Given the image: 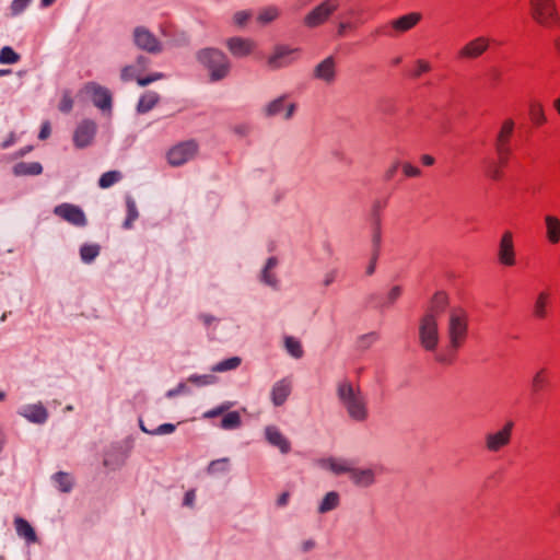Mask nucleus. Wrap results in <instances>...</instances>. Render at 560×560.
<instances>
[{
  "label": "nucleus",
  "instance_id": "1",
  "mask_svg": "<svg viewBox=\"0 0 560 560\" xmlns=\"http://www.w3.org/2000/svg\"><path fill=\"white\" fill-rule=\"evenodd\" d=\"M468 313L463 307H452L446 323V345L436 352L435 360L442 364H452L457 352L468 338Z\"/></svg>",
  "mask_w": 560,
  "mask_h": 560
},
{
  "label": "nucleus",
  "instance_id": "2",
  "mask_svg": "<svg viewBox=\"0 0 560 560\" xmlns=\"http://www.w3.org/2000/svg\"><path fill=\"white\" fill-rule=\"evenodd\" d=\"M447 307V295L438 292L433 295L427 311L419 320L420 345L427 351H435L440 341L439 319Z\"/></svg>",
  "mask_w": 560,
  "mask_h": 560
},
{
  "label": "nucleus",
  "instance_id": "3",
  "mask_svg": "<svg viewBox=\"0 0 560 560\" xmlns=\"http://www.w3.org/2000/svg\"><path fill=\"white\" fill-rule=\"evenodd\" d=\"M336 394L340 406L351 421L364 423L369 420V400L359 386L343 380L337 384Z\"/></svg>",
  "mask_w": 560,
  "mask_h": 560
},
{
  "label": "nucleus",
  "instance_id": "4",
  "mask_svg": "<svg viewBox=\"0 0 560 560\" xmlns=\"http://www.w3.org/2000/svg\"><path fill=\"white\" fill-rule=\"evenodd\" d=\"M514 131V121L506 119L503 121L501 129L497 136L494 148L498 156V162L487 159L483 163V170L488 177L493 180H499L502 177V168L509 163L512 154L510 144Z\"/></svg>",
  "mask_w": 560,
  "mask_h": 560
},
{
  "label": "nucleus",
  "instance_id": "5",
  "mask_svg": "<svg viewBox=\"0 0 560 560\" xmlns=\"http://www.w3.org/2000/svg\"><path fill=\"white\" fill-rule=\"evenodd\" d=\"M198 61L209 71L211 81H220L230 72V60L215 48H205L197 54Z\"/></svg>",
  "mask_w": 560,
  "mask_h": 560
},
{
  "label": "nucleus",
  "instance_id": "6",
  "mask_svg": "<svg viewBox=\"0 0 560 560\" xmlns=\"http://www.w3.org/2000/svg\"><path fill=\"white\" fill-rule=\"evenodd\" d=\"M514 422L506 421L500 429L485 434V448L489 453H500L512 442Z\"/></svg>",
  "mask_w": 560,
  "mask_h": 560
},
{
  "label": "nucleus",
  "instance_id": "7",
  "mask_svg": "<svg viewBox=\"0 0 560 560\" xmlns=\"http://www.w3.org/2000/svg\"><path fill=\"white\" fill-rule=\"evenodd\" d=\"M339 7L340 0H324L305 15L304 24L310 28L318 27L328 22Z\"/></svg>",
  "mask_w": 560,
  "mask_h": 560
},
{
  "label": "nucleus",
  "instance_id": "8",
  "mask_svg": "<svg viewBox=\"0 0 560 560\" xmlns=\"http://www.w3.org/2000/svg\"><path fill=\"white\" fill-rule=\"evenodd\" d=\"M421 13L410 12L395 20H392L387 25L380 27L377 33L388 37H396L412 30L421 21Z\"/></svg>",
  "mask_w": 560,
  "mask_h": 560
},
{
  "label": "nucleus",
  "instance_id": "9",
  "mask_svg": "<svg viewBox=\"0 0 560 560\" xmlns=\"http://www.w3.org/2000/svg\"><path fill=\"white\" fill-rule=\"evenodd\" d=\"M82 92L91 96L95 107L102 112H112L113 97L108 89L102 86L96 82H88L82 88Z\"/></svg>",
  "mask_w": 560,
  "mask_h": 560
},
{
  "label": "nucleus",
  "instance_id": "10",
  "mask_svg": "<svg viewBox=\"0 0 560 560\" xmlns=\"http://www.w3.org/2000/svg\"><path fill=\"white\" fill-rule=\"evenodd\" d=\"M197 152V142L195 140H187L171 148L167 153V160L171 165L179 166L190 161Z\"/></svg>",
  "mask_w": 560,
  "mask_h": 560
},
{
  "label": "nucleus",
  "instance_id": "11",
  "mask_svg": "<svg viewBox=\"0 0 560 560\" xmlns=\"http://www.w3.org/2000/svg\"><path fill=\"white\" fill-rule=\"evenodd\" d=\"M498 260L505 267H512L516 264V253L511 231H504L498 246Z\"/></svg>",
  "mask_w": 560,
  "mask_h": 560
},
{
  "label": "nucleus",
  "instance_id": "12",
  "mask_svg": "<svg viewBox=\"0 0 560 560\" xmlns=\"http://www.w3.org/2000/svg\"><path fill=\"white\" fill-rule=\"evenodd\" d=\"M97 126L92 119H84L77 126L73 132V144L78 149L89 147L96 135Z\"/></svg>",
  "mask_w": 560,
  "mask_h": 560
},
{
  "label": "nucleus",
  "instance_id": "13",
  "mask_svg": "<svg viewBox=\"0 0 560 560\" xmlns=\"http://www.w3.org/2000/svg\"><path fill=\"white\" fill-rule=\"evenodd\" d=\"M133 42L138 48L151 54H158L162 50V44L156 36L143 26L135 28Z\"/></svg>",
  "mask_w": 560,
  "mask_h": 560
},
{
  "label": "nucleus",
  "instance_id": "14",
  "mask_svg": "<svg viewBox=\"0 0 560 560\" xmlns=\"http://www.w3.org/2000/svg\"><path fill=\"white\" fill-rule=\"evenodd\" d=\"M54 213L75 226H85L88 221L83 210L72 203H60L55 207Z\"/></svg>",
  "mask_w": 560,
  "mask_h": 560
},
{
  "label": "nucleus",
  "instance_id": "15",
  "mask_svg": "<svg viewBox=\"0 0 560 560\" xmlns=\"http://www.w3.org/2000/svg\"><path fill=\"white\" fill-rule=\"evenodd\" d=\"M534 19L541 24L555 21L556 9L552 0H530Z\"/></svg>",
  "mask_w": 560,
  "mask_h": 560
},
{
  "label": "nucleus",
  "instance_id": "16",
  "mask_svg": "<svg viewBox=\"0 0 560 560\" xmlns=\"http://www.w3.org/2000/svg\"><path fill=\"white\" fill-rule=\"evenodd\" d=\"M299 54L298 48L288 46H278L273 54L268 58V65L271 69H279L292 63Z\"/></svg>",
  "mask_w": 560,
  "mask_h": 560
},
{
  "label": "nucleus",
  "instance_id": "17",
  "mask_svg": "<svg viewBox=\"0 0 560 560\" xmlns=\"http://www.w3.org/2000/svg\"><path fill=\"white\" fill-rule=\"evenodd\" d=\"M18 413L28 422L35 424H44L49 417L47 409L42 402L22 406L18 410Z\"/></svg>",
  "mask_w": 560,
  "mask_h": 560
},
{
  "label": "nucleus",
  "instance_id": "18",
  "mask_svg": "<svg viewBox=\"0 0 560 560\" xmlns=\"http://www.w3.org/2000/svg\"><path fill=\"white\" fill-rule=\"evenodd\" d=\"M489 47V39L480 36L468 42L457 54L459 59H475L480 57Z\"/></svg>",
  "mask_w": 560,
  "mask_h": 560
},
{
  "label": "nucleus",
  "instance_id": "19",
  "mask_svg": "<svg viewBox=\"0 0 560 560\" xmlns=\"http://www.w3.org/2000/svg\"><path fill=\"white\" fill-rule=\"evenodd\" d=\"M381 471L377 467H352L349 478L358 487L368 488L375 482L376 475Z\"/></svg>",
  "mask_w": 560,
  "mask_h": 560
},
{
  "label": "nucleus",
  "instance_id": "20",
  "mask_svg": "<svg viewBox=\"0 0 560 560\" xmlns=\"http://www.w3.org/2000/svg\"><path fill=\"white\" fill-rule=\"evenodd\" d=\"M292 392V382L289 377L279 380L272 385L270 398L276 407L282 406Z\"/></svg>",
  "mask_w": 560,
  "mask_h": 560
},
{
  "label": "nucleus",
  "instance_id": "21",
  "mask_svg": "<svg viewBox=\"0 0 560 560\" xmlns=\"http://www.w3.org/2000/svg\"><path fill=\"white\" fill-rule=\"evenodd\" d=\"M265 438L270 445L278 447L282 454H288L291 451L290 441L276 425L265 428Z\"/></svg>",
  "mask_w": 560,
  "mask_h": 560
},
{
  "label": "nucleus",
  "instance_id": "22",
  "mask_svg": "<svg viewBox=\"0 0 560 560\" xmlns=\"http://www.w3.org/2000/svg\"><path fill=\"white\" fill-rule=\"evenodd\" d=\"M226 46L234 57L242 58L252 54L255 48V43L250 39L236 36L229 38Z\"/></svg>",
  "mask_w": 560,
  "mask_h": 560
},
{
  "label": "nucleus",
  "instance_id": "23",
  "mask_svg": "<svg viewBox=\"0 0 560 560\" xmlns=\"http://www.w3.org/2000/svg\"><path fill=\"white\" fill-rule=\"evenodd\" d=\"M319 466L324 469H328L335 475L349 474L353 467V464L349 459L327 457L318 462Z\"/></svg>",
  "mask_w": 560,
  "mask_h": 560
},
{
  "label": "nucleus",
  "instance_id": "24",
  "mask_svg": "<svg viewBox=\"0 0 560 560\" xmlns=\"http://www.w3.org/2000/svg\"><path fill=\"white\" fill-rule=\"evenodd\" d=\"M285 108L284 118L290 119L295 112V104L290 103L285 106V96H280L273 101H271L265 108L266 116H277L280 115Z\"/></svg>",
  "mask_w": 560,
  "mask_h": 560
},
{
  "label": "nucleus",
  "instance_id": "25",
  "mask_svg": "<svg viewBox=\"0 0 560 560\" xmlns=\"http://www.w3.org/2000/svg\"><path fill=\"white\" fill-rule=\"evenodd\" d=\"M314 77L330 83L336 77V62L334 57L329 56L319 62L314 69Z\"/></svg>",
  "mask_w": 560,
  "mask_h": 560
},
{
  "label": "nucleus",
  "instance_id": "26",
  "mask_svg": "<svg viewBox=\"0 0 560 560\" xmlns=\"http://www.w3.org/2000/svg\"><path fill=\"white\" fill-rule=\"evenodd\" d=\"M551 293L548 291H540L533 305V315L537 319H545L548 316V306L550 304Z\"/></svg>",
  "mask_w": 560,
  "mask_h": 560
},
{
  "label": "nucleus",
  "instance_id": "27",
  "mask_svg": "<svg viewBox=\"0 0 560 560\" xmlns=\"http://www.w3.org/2000/svg\"><path fill=\"white\" fill-rule=\"evenodd\" d=\"M546 237L552 245L560 242V220L551 214L545 217Z\"/></svg>",
  "mask_w": 560,
  "mask_h": 560
},
{
  "label": "nucleus",
  "instance_id": "28",
  "mask_svg": "<svg viewBox=\"0 0 560 560\" xmlns=\"http://www.w3.org/2000/svg\"><path fill=\"white\" fill-rule=\"evenodd\" d=\"M278 266V259L276 257H270L268 258L262 271H261V275H260V280L271 287V288H277L278 287V278H277V275L273 272V269Z\"/></svg>",
  "mask_w": 560,
  "mask_h": 560
},
{
  "label": "nucleus",
  "instance_id": "29",
  "mask_svg": "<svg viewBox=\"0 0 560 560\" xmlns=\"http://www.w3.org/2000/svg\"><path fill=\"white\" fill-rule=\"evenodd\" d=\"M14 526H15L16 534L20 537L24 538L26 540V542H28V544L36 542V540H37L36 533L26 520H24L22 517H16L14 520Z\"/></svg>",
  "mask_w": 560,
  "mask_h": 560
},
{
  "label": "nucleus",
  "instance_id": "30",
  "mask_svg": "<svg viewBox=\"0 0 560 560\" xmlns=\"http://www.w3.org/2000/svg\"><path fill=\"white\" fill-rule=\"evenodd\" d=\"M42 172L43 166L38 162H20L13 166L15 176L39 175Z\"/></svg>",
  "mask_w": 560,
  "mask_h": 560
},
{
  "label": "nucleus",
  "instance_id": "31",
  "mask_svg": "<svg viewBox=\"0 0 560 560\" xmlns=\"http://www.w3.org/2000/svg\"><path fill=\"white\" fill-rule=\"evenodd\" d=\"M340 503L339 493L336 491H330L325 494L322 502L318 505V512L320 514H325L338 508Z\"/></svg>",
  "mask_w": 560,
  "mask_h": 560
},
{
  "label": "nucleus",
  "instance_id": "32",
  "mask_svg": "<svg viewBox=\"0 0 560 560\" xmlns=\"http://www.w3.org/2000/svg\"><path fill=\"white\" fill-rule=\"evenodd\" d=\"M160 97L155 92H147L143 94L137 105V110L140 114L150 112L159 102Z\"/></svg>",
  "mask_w": 560,
  "mask_h": 560
},
{
  "label": "nucleus",
  "instance_id": "33",
  "mask_svg": "<svg viewBox=\"0 0 560 560\" xmlns=\"http://www.w3.org/2000/svg\"><path fill=\"white\" fill-rule=\"evenodd\" d=\"M52 480L57 488L63 493L70 492L73 488V478L68 472L58 471L52 476Z\"/></svg>",
  "mask_w": 560,
  "mask_h": 560
},
{
  "label": "nucleus",
  "instance_id": "34",
  "mask_svg": "<svg viewBox=\"0 0 560 560\" xmlns=\"http://www.w3.org/2000/svg\"><path fill=\"white\" fill-rule=\"evenodd\" d=\"M549 384V372L546 368L538 370L532 380V390L539 393L544 390Z\"/></svg>",
  "mask_w": 560,
  "mask_h": 560
},
{
  "label": "nucleus",
  "instance_id": "35",
  "mask_svg": "<svg viewBox=\"0 0 560 560\" xmlns=\"http://www.w3.org/2000/svg\"><path fill=\"white\" fill-rule=\"evenodd\" d=\"M284 348L287 352L294 359H301L304 355L301 341L292 336H287L284 338Z\"/></svg>",
  "mask_w": 560,
  "mask_h": 560
},
{
  "label": "nucleus",
  "instance_id": "36",
  "mask_svg": "<svg viewBox=\"0 0 560 560\" xmlns=\"http://www.w3.org/2000/svg\"><path fill=\"white\" fill-rule=\"evenodd\" d=\"M242 363V360L240 357H231L228 359H224L217 364H214L211 369L212 372L222 373L226 371H232L237 369Z\"/></svg>",
  "mask_w": 560,
  "mask_h": 560
},
{
  "label": "nucleus",
  "instance_id": "37",
  "mask_svg": "<svg viewBox=\"0 0 560 560\" xmlns=\"http://www.w3.org/2000/svg\"><path fill=\"white\" fill-rule=\"evenodd\" d=\"M126 207H127V217L122 224V226L127 230L132 228L133 222L138 219L139 212L137 209V205L132 197L127 196L126 198Z\"/></svg>",
  "mask_w": 560,
  "mask_h": 560
},
{
  "label": "nucleus",
  "instance_id": "38",
  "mask_svg": "<svg viewBox=\"0 0 560 560\" xmlns=\"http://www.w3.org/2000/svg\"><path fill=\"white\" fill-rule=\"evenodd\" d=\"M242 425L241 415L237 411H230L221 420V429L235 430Z\"/></svg>",
  "mask_w": 560,
  "mask_h": 560
},
{
  "label": "nucleus",
  "instance_id": "39",
  "mask_svg": "<svg viewBox=\"0 0 560 560\" xmlns=\"http://www.w3.org/2000/svg\"><path fill=\"white\" fill-rule=\"evenodd\" d=\"M382 245V231H381V221L378 219L373 222V233H372V254L375 257H380Z\"/></svg>",
  "mask_w": 560,
  "mask_h": 560
},
{
  "label": "nucleus",
  "instance_id": "40",
  "mask_svg": "<svg viewBox=\"0 0 560 560\" xmlns=\"http://www.w3.org/2000/svg\"><path fill=\"white\" fill-rule=\"evenodd\" d=\"M100 254V246L96 244H84L80 248V256L82 261L90 264Z\"/></svg>",
  "mask_w": 560,
  "mask_h": 560
},
{
  "label": "nucleus",
  "instance_id": "41",
  "mask_svg": "<svg viewBox=\"0 0 560 560\" xmlns=\"http://www.w3.org/2000/svg\"><path fill=\"white\" fill-rule=\"evenodd\" d=\"M121 177L122 176H121L120 172H118V171H108V172L102 174V176L100 177L98 186L102 189L109 188L110 186H113L116 183H118L121 179Z\"/></svg>",
  "mask_w": 560,
  "mask_h": 560
},
{
  "label": "nucleus",
  "instance_id": "42",
  "mask_svg": "<svg viewBox=\"0 0 560 560\" xmlns=\"http://www.w3.org/2000/svg\"><path fill=\"white\" fill-rule=\"evenodd\" d=\"M402 294V288L400 285H394L386 296L382 299L378 303V306L382 308H386L392 306Z\"/></svg>",
  "mask_w": 560,
  "mask_h": 560
},
{
  "label": "nucleus",
  "instance_id": "43",
  "mask_svg": "<svg viewBox=\"0 0 560 560\" xmlns=\"http://www.w3.org/2000/svg\"><path fill=\"white\" fill-rule=\"evenodd\" d=\"M20 55L15 52L10 46H4L0 50L1 65H14L20 60Z\"/></svg>",
  "mask_w": 560,
  "mask_h": 560
},
{
  "label": "nucleus",
  "instance_id": "44",
  "mask_svg": "<svg viewBox=\"0 0 560 560\" xmlns=\"http://www.w3.org/2000/svg\"><path fill=\"white\" fill-rule=\"evenodd\" d=\"M529 116L536 125H542L546 121L544 107L540 103L535 102L530 104Z\"/></svg>",
  "mask_w": 560,
  "mask_h": 560
},
{
  "label": "nucleus",
  "instance_id": "45",
  "mask_svg": "<svg viewBox=\"0 0 560 560\" xmlns=\"http://www.w3.org/2000/svg\"><path fill=\"white\" fill-rule=\"evenodd\" d=\"M140 429L143 432L151 434V435H164V434L173 433L175 431L176 427L173 423H163V424H160L156 429L150 431L143 425L142 421H140Z\"/></svg>",
  "mask_w": 560,
  "mask_h": 560
},
{
  "label": "nucleus",
  "instance_id": "46",
  "mask_svg": "<svg viewBox=\"0 0 560 560\" xmlns=\"http://www.w3.org/2000/svg\"><path fill=\"white\" fill-rule=\"evenodd\" d=\"M378 338H380V336L375 331L362 335L361 337H359V339L357 341V346L361 350H366L372 345H374L378 340Z\"/></svg>",
  "mask_w": 560,
  "mask_h": 560
},
{
  "label": "nucleus",
  "instance_id": "47",
  "mask_svg": "<svg viewBox=\"0 0 560 560\" xmlns=\"http://www.w3.org/2000/svg\"><path fill=\"white\" fill-rule=\"evenodd\" d=\"M233 405L234 404L232 401H224L221 405L206 411L203 413V418L212 419V418L219 417V416L225 413L228 410H230L233 407Z\"/></svg>",
  "mask_w": 560,
  "mask_h": 560
},
{
  "label": "nucleus",
  "instance_id": "48",
  "mask_svg": "<svg viewBox=\"0 0 560 560\" xmlns=\"http://www.w3.org/2000/svg\"><path fill=\"white\" fill-rule=\"evenodd\" d=\"M279 15V10L276 7H268L260 11L258 21L266 24L273 21Z\"/></svg>",
  "mask_w": 560,
  "mask_h": 560
},
{
  "label": "nucleus",
  "instance_id": "49",
  "mask_svg": "<svg viewBox=\"0 0 560 560\" xmlns=\"http://www.w3.org/2000/svg\"><path fill=\"white\" fill-rule=\"evenodd\" d=\"M431 69H432V66H431V63L428 60L418 59L415 62L413 70H412V75L415 78H419L422 74L431 71Z\"/></svg>",
  "mask_w": 560,
  "mask_h": 560
},
{
  "label": "nucleus",
  "instance_id": "50",
  "mask_svg": "<svg viewBox=\"0 0 560 560\" xmlns=\"http://www.w3.org/2000/svg\"><path fill=\"white\" fill-rule=\"evenodd\" d=\"M72 107H73V100H72L71 93L69 91H66L62 94V97L59 102L58 108L62 113H69V112H71Z\"/></svg>",
  "mask_w": 560,
  "mask_h": 560
},
{
  "label": "nucleus",
  "instance_id": "51",
  "mask_svg": "<svg viewBox=\"0 0 560 560\" xmlns=\"http://www.w3.org/2000/svg\"><path fill=\"white\" fill-rule=\"evenodd\" d=\"M226 469H228V458L212 460L208 466V471L210 474L225 471Z\"/></svg>",
  "mask_w": 560,
  "mask_h": 560
},
{
  "label": "nucleus",
  "instance_id": "52",
  "mask_svg": "<svg viewBox=\"0 0 560 560\" xmlns=\"http://www.w3.org/2000/svg\"><path fill=\"white\" fill-rule=\"evenodd\" d=\"M31 0H13L10 11L13 16L21 14L30 4Z\"/></svg>",
  "mask_w": 560,
  "mask_h": 560
},
{
  "label": "nucleus",
  "instance_id": "53",
  "mask_svg": "<svg viewBox=\"0 0 560 560\" xmlns=\"http://www.w3.org/2000/svg\"><path fill=\"white\" fill-rule=\"evenodd\" d=\"M387 200L386 199H377L372 205V217L373 222H375L376 219L381 221V212L386 208Z\"/></svg>",
  "mask_w": 560,
  "mask_h": 560
},
{
  "label": "nucleus",
  "instance_id": "54",
  "mask_svg": "<svg viewBox=\"0 0 560 560\" xmlns=\"http://www.w3.org/2000/svg\"><path fill=\"white\" fill-rule=\"evenodd\" d=\"M164 78V74L161 73V72H155L153 74H150V75H147V77H139L137 74V78L135 80H137V83L140 85V86H147L149 84H151L152 82L154 81H158L160 79Z\"/></svg>",
  "mask_w": 560,
  "mask_h": 560
},
{
  "label": "nucleus",
  "instance_id": "55",
  "mask_svg": "<svg viewBox=\"0 0 560 560\" xmlns=\"http://www.w3.org/2000/svg\"><path fill=\"white\" fill-rule=\"evenodd\" d=\"M189 382L199 385V386H206L209 384H212L214 381V377L212 375H191L189 378Z\"/></svg>",
  "mask_w": 560,
  "mask_h": 560
},
{
  "label": "nucleus",
  "instance_id": "56",
  "mask_svg": "<svg viewBox=\"0 0 560 560\" xmlns=\"http://www.w3.org/2000/svg\"><path fill=\"white\" fill-rule=\"evenodd\" d=\"M138 68L136 66H126L121 69V80L131 81L137 78Z\"/></svg>",
  "mask_w": 560,
  "mask_h": 560
},
{
  "label": "nucleus",
  "instance_id": "57",
  "mask_svg": "<svg viewBox=\"0 0 560 560\" xmlns=\"http://www.w3.org/2000/svg\"><path fill=\"white\" fill-rule=\"evenodd\" d=\"M252 16V13L250 11H238L234 14L233 16V21L235 23V25L237 26H244L246 24V22L250 19Z\"/></svg>",
  "mask_w": 560,
  "mask_h": 560
},
{
  "label": "nucleus",
  "instance_id": "58",
  "mask_svg": "<svg viewBox=\"0 0 560 560\" xmlns=\"http://www.w3.org/2000/svg\"><path fill=\"white\" fill-rule=\"evenodd\" d=\"M354 28H355V25L352 22L341 21L338 23L337 34H338V36L342 37L346 35L347 31L354 30Z\"/></svg>",
  "mask_w": 560,
  "mask_h": 560
},
{
  "label": "nucleus",
  "instance_id": "59",
  "mask_svg": "<svg viewBox=\"0 0 560 560\" xmlns=\"http://www.w3.org/2000/svg\"><path fill=\"white\" fill-rule=\"evenodd\" d=\"M402 172L407 177H417L421 174V171L410 163H405L402 165Z\"/></svg>",
  "mask_w": 560,
  "mask_h": 560
},
{
  "label": "nucleus",
  "instance_id": "60",
  "mask_svg": "<svg viewBox=\"0 0 560 560\" xmlns=\"http://www.w3.org/2000/svg\"><path fill=\"white\" fill-rule=\"evenodd\" d=\"M337 277H338V271L336 269L329 270L324 277V280H323L324 285L329 287L331 283H334L336 281Z\"/></svg>",
  "mask_w": 560,
  "mask_h": 560
},
{
  "label": "nucleus",
  "instance_id": "61",
  "mask_svg": "<svg viewBox=\"0 0 560 560\" xmlns=\"http://www.w3.org/2000/svg\"><path fill=\"white\" fill-rule=\"evenodd\" d=\"M50 132H51L50 124H49V121H45V122H43V125L40 127L38 138L40 140H45L50 136Z\"/></svg>",
  "mask_w": 560,
  "mask_h": 560
},
{
  "label": "nucleus",
  "instance_id": "62",
  "mask_svg": "<svg viewBox=\"0 0 560 560\" xmlns=\"http://www.w3.org/2000/svg\"><path fill=\"white\" fill-rule=\"evenodd\" d=\"M399 167V162H395L393 165H390L387 171L384 174V177L386 180H390L394 178V176L397 173V170Z\"/></svg>",
  "mask_w": 560,
  "mask_h": 560
},
{
  "label": "nucleus",
  "instance_id": "63",
  "mask_svg": "<svg viewBox=\"0 0 560 560\" xmlns=\"http://www.w3.org/2000/svg\"><path fill=\"white\" fill-rule=\"evenodd\" d=\"M316 546V542L314 539H306L301 544V551L306 553L313 550Z\"/></svg>",
  "mask_w": 560,
  "mask_h": 560
},
{
  "label": "nucleus",
  "instance_id": "64",
  "mask_svg": "<svg viewBox=\"0 0 560 560\" xmlns=\"http://www.w3.org/2000/svg\"><path fill=\"white\" fill-rule=\"evenodd\" d=\"M195 499H196L195 490H189L185 493L183 503L186 506H192Z\"/></svg>",
  "mask_w": 560,
  "mask_h": 560
}]
</instances>
